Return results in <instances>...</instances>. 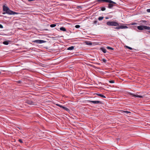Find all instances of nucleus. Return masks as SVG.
Instances as JSON below:
<instances>
[{
	"label": "nucleus",
	"mask_w": 150,
	"mask_h": 150,
	"mask_svg": "<svg viewBox=\"0 0 150 150\" xmlns=\"http://www.w3.org/2000/svg\"><path fill=\"white\" fill-rule=\"evenodd\" d=\"M107 25L109 26H119V24L117 22L115 21H109L106 23Z\"/></svg>",
	"instance_id": "obj_1"
},
{
	"label": "nucleus",
	"mask_w": 150,
	"mask_h": 150,
	"mask_svg": "<svg viewBox=\"0 0 150 150\" xmlns=\"http://www.w3.org/2000/svg\"><path fill=\"white\" fill-rule=\"evenodd\" d=\"M138 29L140 30H142L144 29L150 30V27L144 25H140L137 27Z\"/></svg>",
	"instance_id": "obj_2"
},
{
	"label": "nucleus",
	"mask_w": 150,
	"mask_h": 150,
	"mask_svg": "<svg viewBox=\"0 0 150 150\" xmlns=\"http://www.w3.org/2000/svg\"><path fill=\"white\" fill-rule=\"evenodd\" d=\"M130 95L132 96L133 97H137V98H143L144 96H141L140 95H139L138 93H136L135 94H133L132 93H130Z\"/></svg>",
	"instance_id": "obj_3"
},
{
	"label": "nucleus",
	"mask_w": 150,
	"mask_h": 150,
	"mask_svg": "<svg viewBox=\"0 0 150 150\" xmlns=\"http://www.w3.org/2000/svg\"><path fill=\"white\" fill-rule=\"evenodd\" d=\"M25 102L27 103L28 104L30 105L31 106H34L36 105V104L33 102V101L30 100H27L26 99H25Z\"/></svg>",
	"instance_id": "obj_4"
},
{
	"label": "nucleus",
	"mask_w": 150,
	"mask_h": 150,
	"mask_svg": "<svg viewBox=\"0 0 150 150\" xmlns=\"http://www.w3.org/2000/svg\"><path fill=\"white\" fill-rule=\"evenodd\" d=\"M46 42V41L41 40H36L33 41V42L36 43L38 44H41L45 42Z\"/></svg>",
	"instance_id": "obj_5"
},
{
	"label": "nucleus",
	"mask_w": 150,
	"mask_h": 150,
	"mask_svg": "<svg viewBox=\"0 0 150 150\" xmlns=\"http://www.w3.org/2000/svg\"><path fill=\"white\" fill-rule=\"evenodd\" d=\"M98 2H106L109 3H111L116 4V3L111 0H98Z\"/></svg>",
	"instance_id": "obj_6"
},
{
	"label": "nucleus",
	"mask_w": 150,
	"mask_h": 150,
	"mask_svg": "<svg viewBox=\"0 0 150 150\" xmlns=\"http://www.w3.org/2000/svg\"><path fill=\"white\" fill-rule=\"evenodd\" d=\"M89 101L94 104H102V102L101 101H91V100H89Z\"/></svg>",
	"instance_id": "obj_7"
},
{
	"label": "nucleus",
	"mask_w": 150,
	"mask_h": 150,
	"mask_svg": "<svg viewBox=\"0 0 150 150\" xmlns=\"http://www.w3.org/2000/svg\"><path fill=\"white\" fill-rule=\"evenodd\" d=\"M9 9V8L7 6L4 5L3 6V10L4 11H6Z\"/></svg>",
	"instance_id": "obj_8"
},
{
	"label": "nucleus",
	"mask_w": 150,
	"mask_h": 150,
	"mask_svg": "<svg viewBox=\"0 0 150 150\" xmlns=\"http://www.w3.org/2000/svg\"><path fill=\"white\" fill-rule=\"evenodd\" d=\"M6 12V13L9 14H12L13 13V12L10 10L9 8Z\"/></svg>",
	"instance_id": "obj_9"
},
{
	"label": "nucleus",
	"mask_w": 150,
	"mask_h": 150,
	"mask_svg": "<svg viewBox=\"0 0 150 150\" xmlns=\"http://www.w3.org/2000/svg\"><path fill=\"white\" fill-rule=\"evenodd\" d=\"M113 3H110L108 5V8H111L114 6Z\"/></svg>",
	"instance_id": "obj_10"
},
{
	"label": "nucleus",
	"mask_w": 150,
	"mask_h": 150,
	"mask_svg": "<svg viewBox=\"0 0 150 150\" xmlns=\"http://www.w3.org/2000/svg\"><path fill=\"white\" fill-rule=\"evenodd\" d=\"M120 29H125L128 28V27L125 25H120Z\"/></svg>",
	"instance_id": "obj_11"
},
{
	"label": "nucleus",
	"mask_w": 150,
	"mask_h": 150,
	"mask_svg": "<svg viewBox=\"0 0 150 150\" xmlns=\"http://www.w3.org/2000/svg\"><path fill=\"white\" fill-rule=\"evenodd\" d=\"M101 50L104 53L106 52L107 50L106 49L104 48H101Z\"/></svg>",
	"instance_id": "obj_12"
},
{
	"label": "nucleus",
	"mask_w": 150,
	"mask_h": 150,
	"mask_svg": "<svg viewBox=\"0 0 150 150\" xmlns=\"http://www.w3.org/2000/svg\"><path fill=\"white\" fill-rule=\"evenodd\" d=\"M60 30L62 31H66V28L64 27H61L60 28Z\"/></svg>",
	"instance_id": "obj_13"
},
{
	"label": "nucleus",
	"mask_w": 150,
	"mask_h": 150,
	"mask_svg": "<svg viewBox=\"0 0 150 150\" xmlns=\"http://www.w3.org/2000/svg\"><path fill=\"white\" fill-rule=\"evenodd\" d=\"M74 47L72 46L68 47L67 50H72L74 49Z\"/></svg>",
	"instance_id": "obj_14"
},
{
	"label": "nucleus",
	"mask_w": 150,
	"mask_h": 150,
	"mask_svg": "<svg viewBox=\"0 0 150 150\" xmlns=\"http://www.w3.org/2000/svg\"><path fill=\"white\" fill-rule=\"evenodd\" d=\"M86 45H91L92 44V42H86Z\"/></svg>",
	"instance_id": "obj_15"
},
{
	"label": "nucleus",
	"mask_w": 150,
	"mask_h": 150,
	"mask_svg": "<svg viewBox=\"0 0 150 150\" xmlns=\"http://www.w3.org/2000/svg\"><path fill=\"white\" fill-rule=\"evenodd\" d=\"M96 94L98 96H100L101 97H102V98H106L105 96L103 95H102V94Z\"/></svg>",
	"instance_id": "obj_16"
},
{
	"label": "nucleus",
	"mask_w": 150,
	"mask_h": 150,
	"mask_svg": "<svg viewBox=\"0 0 150 150\" xmlns=\"http://www.w3.org/2000/svg\"><path fill=\"white\" fill-rule=\"evenodd\" d=\"M9 41H5L3 42V44L5 45H8L9 43Z\"/></svg>",
	"instance_id": "obj_17"
},
{
	"label": "nucleus",
	"mask_w": 150,
	"mask_h": 150,
	"mask_svg": "<svg viewBox=\"0 0 150 150\" xmlns=\"http://www.w3.org/2000/svg\"><path fill=\"white\" fill-rule=\"evenodd\" d=\"M62 108L64 109V110H66L67 111H69V109L67 107H64L63 106Z\"/></svg>",
	"instance_id": "obj_18"
},
{
	"label": "nucleus",
	"mask_w": 150,
	"mask_h": 150,
	"mask_svg": "<svg viewBox=\"0 0 150 150\" xmlns=\"http://www.w3.org/2000/svg\"><path fill=\"white\" fill-rule=\"evenodd\" d=\"M104 18V17L103 16L100 17L98 18V20L99 21H101Z\"/></svg>",
	"instance_id": "obj_19"
},
{
	"label": "nucleus",
	"mask_w": 150,
	"mask_h": 150,
	"mask_svg": "<svg viewBox=\"0 0 150 150\" xmlns=\"http://www.w3.org/2000/svg\"><path fill=\"white\" fill-rule=\"evenodd\" d=\"M56 25L55 24H51L50 25V27L51 28H53L56 26Z\"/></svg>",
	"instance_id": "obj_20"
},
{
	"label": "nucleus",
	"mask_w": 150,
	"mask_h": 150,
	"mask_svg": "<svg viewBox=\"0 0 150 150\" xmlns=\"http://www.w3.org/2000/svg\"><path fill=\"white\" fill-rule=\"evenodd\" d=\"M107 49H109V50H113V48L111 47H107Z\"/></svg>",
	"instance_id": "obj_21"
},
{
	"label": "nucleus",
	"mask_w": 150,
	"mask_h": 150,
	"mask_svg": "<svg viewBox=\"0 0 150 150\" xmlns=\"http://www.w3.org/2000/svg\"><path fill=\"white\" fill-rule=\"evenodd\" d=\"M56 105L57 106L60 107L61 108H62L63 107V106H62V105H60L59 104H57Z\"/></svg>",
	"instance_id": "obj_22"
},
{
	"label": "nucleus",
	"mask_w": 150,
	"mask_h": 150,
	"mask_svg": "<svg viewBox=\"0 0 150 150\" xmlns=\"http://www.w3.org/2000/svg\"><path fill=\"white\" fill-rule=\"evenodd\" d=\"M75 27L76 28H78L80 27V26L79 25H76Z\"/></svg>",
	"instance_id": "obj_23"
},
{
	"label": "nucleus",
	"mask_w": 150,
	"mask_h": 150,
	"mask_svg": "<svg viewBox=\"0 0 150 150\" xmlns=\"http://www.w3.org/2000/svg\"><path fill=\"white\" fill-rule=\"evenodd\" d=\"M102 61L104 63H106V60L105 59H102Z\"/></svg>",
	"instance_id": "obj_24"
},
{
	"label": "nucleus",
	"mask_w": 150,
	"mask_h": 150,
	"mask_svg": "<svg viewBox=\"0 0 150 150\" xmlns=\"http://www.w3.org/2000/svg\"><path fill=\"white\" fill-rule=\"evenodd\" d=\"M109 82L110 83H114V80H110L109 81Z\"/></svg>",
	"instance_id": "obj_25"
},
{
	"label": "nucleus",
	"mask_w": 150,
	"mask_h": 150,
	"mask_svg": "<svg viewBox=\"0 0 150 150\" xmlns=\"http://www.w3.org/2000/svg\"><path fill=\"white\" fill-rule=\"evenodd\" d=\"M123 112L126 113L127 114L129 113H130V112L129 111H123Z\"/></svg>",
	"instance_id": "obj_26"
},
{
	"label": "nucleus",
	"mask_w": 150,
	"mask_h": 150,
	"mask_svg": "<svg viewBox=\"0 0 150 150\" xmlns=\"http://www.w3.org/2000/svg\"><path fill=\"white\" fill-rule=\"evenodd\" d=\"M105 10V7H102L101 8V10L102 11H104Z\"/></svg>",
	"instance_id": "obj_27"
},
{
	"label": "nucleus",
	"mask_w": 150,
	"mask_h": 150,
	"mask_svg": "<svg viewBox=\"0 0 150 150\" xmlns=\"http://www.w3.org/2000/svg\"><path fill=\"white\" fill-rule=\"evenodd\" d=\"M118 26H119L118 27H116V28H115V29H120V26L119 25Z\"/></svg>",
	"instance_id": "obj_28"
},
{
	"label": "nucleus",
	"mask_w": 150,
	"mask_h": 150,
	"mask_svg": "<svg viewBox=\"0 0 150 150\" xmlns=\"http://www.w3.org/2000/svg\"><path fill=\"white\" fill-rule=\"evenodd\" d=\"M19 142H20L21 143H23V142L21 139H19Z\"/></svg>",
	"instance_id": "obj_29"
},
{
	"label": "nucleus",
	"mask_w": 150,
	"mask_h": 150,
	"mask_svg": "<svg viewBox=\"0 0 150 150\" xmlns=\"http://www.w3.org/2000/svg\"><path fill=\"white\" fill-rule=\"evenodd\" d=\"M127 48H128V49H130V50H132V48L129 47H128V46H127Z\"/></svg>",
	"instance_id": "obj_30"
},
{
	"label": "nucleus",
	"mask_w": 150,
	"mask_h": 150,
	"mask_svg": "<svg viewBox=\"0 0 150 150\" xmlns=\"http://www.w3.org/2000/svg\"><path fill=\"white\" fill-rule=\"evenodd\" d=\"M98 21H94L93 23L95 24H96L97 23Z\"/></svg>",
	"instance_id": "obj_31"
},
{
	"label": "nucleus",
	"mask_w": 150,
	"mask_h": 150,
	"mask_svg": "<svg viewBox=\"0 0 150 150\" xmlns=\"http://www.w3.org/2000/svg\"><path fill=\"white\" fill-rule=\"evenodd\" d=\"M147 11L148 12H150V9H147Z\"/></svg>",
	"instance_id": "obj_32"
},
{
	"label": "nucleus",
	"mask_w": 150,
	"mask_h": 150,
	"mask_svg": "<svg viewBox=\"0 0 150 150\" xmlns=\"http://www.w3.org/2000/svg\"><path fill=\"white\" fill-rule=\"evenodd\" d=\"M0 28H3V26L2 25H1V24H0Z\"/></svg>",
	"instance_id": "obj_33"
},
{
	"label": "nucleus",
	"mask_w": 150,
	"mask_h": 150,
	"mask_svg": "<svg viewBox=\"0 0 150 150\" xmlns=\"http://www.w3.org/2000/svg\"><path fill=\"white\" fill-rule=\"evenodd\" d=\"M81 6H78L77 7V8H81Z\"/></svg>",
	"instance_id": "obj_34"
},
{
	"label": "nucleus",
	"mask_w": 150,
	"mask_h": 150,
	"mask_svg": "<svg viewBox=\"0 0 150 150\" xmlns=\"http://www.w3.org/2000/svg\"><path fill=\"white\" fill-rule=\"evenodd\" d=\"M28 0L29 1H34V0Z\"/></svg>",
	"instance_id": "obj_35"
},
{
	"label": "nucleus",
	"mask_w": 150,
	"mask_h": 150,
	"mask_svg": "<svg viewBox=\"0 0 150 150\" xmlns=\"http://www.w3.org/2000/svg\"><path fill=\"white\" fill-rule=\"evenodd\" d=\"M108 18H108V17H106V18H105V19H108Z\"/></svg>",
	"instance_id": "obj_36"
},
{
	"label": "nucleus",
	"mask_w": 150,
	"mask_h": 150,
	"mask_svg": "<svg viewBox=\"0 0 150 150\" xmlns=\"http://www.w3.org/2000/svg\"><path fill=\"white\" fill-rule=\"evenodd\" d=\"M5 14V12L3 13V14Z\"/></svg>",
	"instance_id": "obj_37"
},
{
	"label": "nucleus",
	"mask_w": 150,
	"mask_h": 150,
	"mask_svg": "<svg viewBox=\"0 0 150 150\" xmlns=\"http://www.w3.org/2000/svg\"><path fill=\"white\" fill-rule=\"evenodd\" d=\"M149 30V32L150 33V30Z\"/></svg>",
	"instance_id": "obj_38"
},
{
	"label": "nucleus",
	"mask_w": 150,
	"mask_h": 150,
	"mask_svg": "<svg viewBox=\"0 0 150 150\" xmlns=\"http://www.w3.org/2000/svg\"><path fill=\"white\" fill-rule=\"evenodd\" d=\"M1 74V72H0V74Z\"/></svg>",
	"instance_id": "obj_39"
}]
</instances>
